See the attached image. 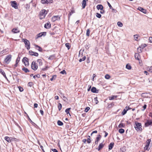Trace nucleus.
Wrapping results in <instances>:
<instances>
[{
  "label": "nucleus",
  "instance_id": "42",
  "mask_svg": "<svg viewBox=\"0 0 152 152\" xmlns=\"http://www.w3.org/2000/svg\"><path fill=\"white\" fill-rule=\"evenodd\" d=\"M142 49L141 48H140L139 47L137 49V51L139 53H141L142 52Z\"/></svg>",
  "mask_w": 152,
  "mask_h": 152
},
{
  "label": "nucleus",
  "instance_id": "27",
  "mask_svg": "<svg viewBox=\"0 0 152 152\" xmlns=\"http://www.w3.org/2000/svg\"><path fill=\"white\" fill-rule=\"evenodd\" d=\"M126 68L129 70L131 69V66L129 64H127L126 65Z\"/></svg>",
  "mask_w": 152,
  "mask_h": 152
},
{
  "label": "nucleus",
  "instance_id": "19",
  "mask_svg": "<svg viewBox=\"0 0 152 152\" xmlns=\"http://www.w3.org/2000/svg\"><path fill=\"white\" fill-rule=\"evenodd\" d=\"M37 64L39 66H41L42 64V61L41 59H37Z\"/></svg>",
  "mask_w": 152,
  "mask_h": 152
},
{
  "label": "nucleus",
  "instance_id": "60",
  "mask_svg": "<svg viewBox=\"0 0 152 152\" xmlns=\"http://www.w3.org/2000/svg\"><path fill=\"white\" fill-rule=\"evenodd\" d=\"M18 88L20 91L21 92L23 91V89L21 87H19Z\"/></svg>",
  "mask_w": 152,
  "mask_h": 152
},
{
  "label": "nucleus",
  "instance_id": "16",
  "mask_svg": "<svg viewBox=\"0 0 152 152\" xmlns=\"http://www.w3.org/2000/svg\"><path fill=\"white\" fill-rule=\"evenodd\" d=\"M150 125H152V121H148L145 124V126L146 127Z\"/></svg>",
  "mask_w": 152,
  "mask_h": 152
},
{
  "label": "nucleus",
  "instance_id": "17",
  "mask_svg": "<svg viewBox=\"0 0 152 152\" xmlns=\"http://www.w3.org/2000/svg\"><path fill=\"white\" fill-rule=\"evenodd\" d=\"M34 45L36 49H37L40 52H42V49L40 46L36 45Z\"/></svg>",
  "mask_w": 152,
  "mask_h": 152
},
{
  "label": "nucleus",
  "instance_id": "6",
  "mask_svg": "<svg viewBox=\"0 0 152 152\" xmlns=\"http://www.w3.org/2000/svg\"><path fill=\"white\" fill-rule=\"evenodd\" d=\"M28 60V58L26 57L24 58L23 59V62H24L26 66H28L29 65V62Z\"/></svg>",
  "mask_w": 152,
  "mask_h": 152
},
{
  "label": "nucleus",
  "instance_id": "47",
  "mask_svg": "<svg viewBox=\"0 0 152 152\" xmlns=\"http://www.w3.org/2000/svg\"><path fill=\"white\" fill-rule=\"evenodd\" d=\"M89 138H88L87 140V142L88 143H90L91 142V140L90 138V136H88Z\"/></svg>",
  "mask_w": 152,
  "mask_h": 152
},
{
  "label": "nucleus",
  "instance_id": "40",
  "mask_svg": "<svg viewBox=\"0 0 152 152\" xmlns=\"http://www.w3.org/2000/svg\"><path fill=\"white\" fill-rule=\"evenodd\" d=\"M56 75H53L52 77V78H51L50 79V80L51 81H53V80H55L56 79Z\"/></svg>",
  "mask_w": 152,
  "mask_h": 152
},
{
  "label": "nucleus",
  "instance_id": "51",
  "mask_svg": "<svg viewBox=\"0 0 152 152\" xmlns=\"http://www.w3.org/2000/svg\"><path fill=\"white\" fill-rule=\"evenodd\" d=\"M60 73H61V74H63V75L66 74V71L65 70H64L63 71H61L60 72Z\"/></svg>",
  "mask_w": 152,
  "mask_h": 152
},
{
  "label": "nucleus",
  "instance_id": "48",
  "mask_svg": "<svg viewBox=\"0 0 152 152\" xmlns=\"http://www.w3.org/2000/svg\"><path fill=\"white\" fill-rule=\"evenodd\" d=\"M96 16L98 18H100L101 17V15L98 13H96Z\"/></svg>",
  "mask_w": 152,
  "mask_h": 152
},
{
  "label": "nucleus",
  "instance_id": "53",
  "mask_svg": "<svg viewBox=\"0 0 152 152\" xmlns=\"http://www.w3.org/2000/svg\"><path fill=\"white\" fill-rule=\"evenodd\" d=\"M6 50H7L6 49L3 50V51L1 52L0 54H3L4 53H6L7 52Z\"/></svg>",
  "mask_w": 152,
  "mask_h": 152
},
{
  "label": "nucleus",
  "instance_id": "21",
  "mask_svg": "<svg viewBox=\"0 0 152 152\" xmlns=\"http://www.w3.org/2000/svg\"><path fill=\"white\" fill-rule=\"evenodd\" d=\"M96 8L98 10H102L103 9V7L101 4H99L97 5L96 6Z\"/></svg>",
  "mask_w": 152,
  "mask_h": 152
},
{
  "label": "nucleus",
  "instance_id": "14",
  "mask_svg": "<svg viewBox=\"0 0 152 152\" xmlns=\"http://www.w3.org/2000/svg\"><path fill=\"white\" fill-rule=\"evenodd\" d=\"M87 1H88V0H86ZM82 8L83 9H84L86 5V0H83L82 3Z\"/></svg>",
  "mask_w": 152,
  "mask_h": 152
},
{
  "label": "nucleus",
  "instance_id": "64",
  "mask_svg": "<svg viewBox=\"0 0 152 152\" xmlns=\"http://www.w3.org/2000/svg\"><path fill=\"white\" fill-rule=\"evenodd\" d=\"M52 150L53 151V152H58L57 150L56 149H52Z\"/></svg>",
  "mask_w": 152,
  "mask_h": 152
},
{
  "label": "nucleus",
  "instance_id": "39",
  "mask_svg": "<svg viewBox=\"0 0 152 152\" xmlns=\"http://www.w3.org/2000/svg\"><path fill=\"white\" fill-rule=\"evenodd\" d=\"M86 57L85 56H84L82 58H80L79 60V61L80 62H81L85 60L86 59Z\"/></svg>",
  "mask_w": 152,
  "mask_h": 152
},
{
  "label": "nucleus",
  "instance_id": "38",
  "mask_svg": "<svg viewBox=\"0 0 152 152\" xmlns=\"http://www.w3.org/2000/svg\"><path fill=\"white\" fill-rule=\"evenodd\" d=\"M57 124L59 126H61L63 125V123L60 121H58L57 122Z\"/></svg>",
  "mask_w": 152,
  "mask_h": 152
},
{
  "label": "nucleus",
  "instance_id": "49",
  "mask_svg": "<svg viewBox=\"0 0 152 152\" xmlns=\"http://www.w3.org/2000/svg\"><path fill=\"white\" fill-rule=\"evenodd\" d=\"M36 77H37L38 78H39L40 77V75L38 74L37 75H35L33 76V78L34 79H35Z\"/></svg>",
  "mask_w": 152,
  "mask_h": 152
},
{
  "label": "nucleus",
  "instance_id": "58",
  "mask_svg": "<svg viewBox=\"0 0 152 152\" xmlns=\"http://www.w3.org/2000/svg\"><path fill=\"white\" fill-rule=\"evenodd\" d=\"M148 146H147V145H145V146L144 147V149L145 151H146V150H148Z\"/></svg>",
  "mask_w": 152,
  "mask_h": 152
},
{
  "label": "nucleus",
  "instance_id": "52",
  "mask_svg": "<svg viewBox=\"0 0 152 152\" xmlns=\"http://www.w3.org/2000/svg\"><path fill=\"white\" fill-rule=\"evenodd\" d=\"M20 57H18L17 59H16V64H18V62L20 61Z\"/></svg>",
  "mask_w": 152,
  "mask_h": 152
},
{
  "label": "nucleus",
  "instance_id": "20",
  "mask_svg": "<svg viewBox=\"0 0 152 152\" xmlns=\"http://www.w3.org/2000/svg\"><path fill=\"white\" fill-rule=\"evenodd\" d=\"M140 58V56L138 53H136L135 54V58L136 59L139 60Z\"/></svg>",
  "mask_w": 152,
  "mask_h": 152
},
{
  "label": "nucleus",
  "instance_id": "41",
  "mask_svg": "<svg viewBox=\"0 0 152 152\" xmlns=\"http://www.w3.org/2000/svg\"><path fill=\"white\" fill-rule=\"evenodd\" d=\"M146 44H142V45H141L139 47L140 48H141L142 49H143L144 48L146 47Z\"/></svg>",
  "mask_w": 152,
  "mask_h": 152
},
{
  "label": "nucleus",
  "instance_id": "37",
  "mask_svg": "<svg viewBox=\"0 0 152 152\" xmlns=\"http://www.w3.org/2000/svg\"><path fill=\"white\" fill-rule=\"evenodd\" d=\"M151 140L150 139H148L147 140L146 142V145L149 146V144L151 142Z\"/></svg>",
  "mask_w": 152,
  "mask_h": 152
},
{
  "label": "nucleus",
  "instance_id": "31",
  "mask_svg": "<svg viewBox=\"0 0 152 152\" xmlns=\"http://www.w3.org/2000/svg\"><path fill=\"white\" fill-rule=\"evenodd\" d=\"M62 104L61 103H59L58 105V108L59 111H60L61 110L62 108Z\"/></svg>",
  "mask_w": 152,
  "mask_h": 152
},
{
  "label": "nucleus",
  "instance_id": "5",
  "mask_svg": "<svg viewBox=\"0 0 152 152\" xmlns=\"http://www.w3.org/2000/svg\"><path fill=\"white\" fill-rule=\"evenodd\" d=\"M38 64L36 63V62L33 61L31 65V68L34 70H36L38 68Z\"/></svg>",
  "mask_w": 152,
  "mask_h": 152
},
{
  "label": "nucleus",
  "instance_id": "7",
  "mask_svg": "<svg viewBox=\"0 0 152 152\" xmlns=\"http://www.w3.org/2000/svg\"><path fill=\"white\" fill-rule=\"evenodd\" d=\"M11 5L12 7L15 9H18V6L16 2L15 1H12L11 2Z\"/></svg>",
  "mask_w": 152,
  "mask_h": 152
},
{
  "label": "nucleus",
  "instance_id": "44",
  "mask_svg": "<svg viewBox=\"0 0 152 152\" xmlns=\"http://www.w3.org/2000/svg\"><path fill=\"white\" fill-rule=\"evenodd\" d=\"M33 85V83L31 82H29L28 84V86H29L30 87H31Z\"/></svg>",
  "mask_w": 152,
  "mask_h": 152
},
{
  "label": "nucleus",
  "instance_id": "30",
  "mask_svg": "<svg viewBox=\"0 0 152 152\" xmlns=\"http://www.w3.org/2000/svg\"><path fill=\"white\" fill-rule=\"evenodd\" d=\"M125 126V125L122 123H120L118 125L119 128L124 127Z\"/></svg>",
  "mask_w": 152,
  "mask_h": 152
},
{
  "label": "nucleus",
  "instance_id": "26",
  "mask_svg": "<svg viewBox=\"0 0 152 152\" xmlns=\"http://www.w3.org/2000/svg\"><path fill=\"white\" fill-rule=\"evenodd\" d=\"M128 110V109H127V110H126L125 109H124L123 110V111L122 112V113H121V114L123 115H124L125 114L126 112H127V111Z\"/></svg>",
  "mask_w": 152,
  "mask_h": 152
},
{
  "label": "nucleus",
  "instance_id": "54",
  "mask_svg": "<svg viewBox=\"0 0 152 152\" xmlns=\"http://www.w3.org/2000/svg\"><path fill=\"white\" fill-rule=\"evenodd\" d=\"M89 109L90 108L88 107H87L85 108V112H87Z\"/></svg>",
  "mask_w": 152,
  "mask_h": 152
},
{
  "label": "nucleus",
  "instance_id": "18",
  "mask_svg": "<svg viewBox=\"0 0 152 152\" xmlns=\"http://www.w3.org/2000/svg\"><path fill=\"white\" fill-rule=\"evenodd\" d=\"M0 73L2 75H3L4 77H5L6 79H7L5 73L3 69H0Z\"/></svg>",
  "mask_w": 152,
  "mask_h": 152
},
{
  "label": "nucleus",
  "instance_id": "56",
  "mask_svg": "<svg viewBox=\"0 0 152 152\" xmlns=\"http://www.w3.org/2000/svg\"><path fill=\"white\" fill-rule=\"evenodd\" d=\"M148 71L152 73V66H151L148 68Z\"/></svg>",
  "mask_w": 152,
  "mask_h": 152
},
{
  "label": "nucleus",
  "instance_id": "1",
  "mask_svg": "<svg viewBox=\"0 0 152 152\" xmlns=\"http://www.w3.org/2000/svg\"><path fill=\"white\" fill-rule=\"evenodd\" d=\"M47 14V12L45 10H42L40 12L39 16L40 19H42L45 18L46 15Z\"/></svg>",
  "mask_w": 152,
  "mask_h": 152
},
{
  "label": "nucleus",
  "instance_id": "32",
  "mask_svg": "<svg viewBox=\"0 0 152 152\" xmlns=\"http://www.w3.org/2000/svg\"><path fill=\"white\" fill-rule=\"evenodd\" d=\"M75 12L74 10H72L71 11V12H70L69 13V17H68L69 19L70 17L72 15V14L73 13Z\"/></svg>",
  "mask_w": 152,
  "mask_h": 152
},
{
  "label": "nucleus",
  "instance_id": "12",
  "mask_svg": "<svg viewBox=\"0 0 152 152\" xmlns=\"http://www.w3.org/2000/svg\"><path fill=\"white\" fill-rule=\"evenodd\" d=\"M50 26H51V24H50V23L49 22H48L47 23H46L44 27L45 28H46L48 29L50 28Z\"/></svg>",
  "mask_w": 152,
  "mask_h": 152
},
{
  "label": "nucleus",
  "instance_id": "29",
  "mask_svg": "<svg viewBox=\"0 0 152 152\" xmlns=\"http://www.w3.org/2000/svg\"><path fill=\"white\" fill-rule=\"evenodd\" d=\"M22 70L23 71H24L25 72H29L28 69L25 67H24L23 68H22Z\"/></svg>",
  "mask_w": 152,
  "mask_h": 152
},
{
  "label": "nucleus",
  "instance_id": "23",
  "mask_svg": "<svg viewBox=\"0 0 152 152\" xmlns=\"http://www.w3.org/2000/svg\"><path fill=\"white\" fill-rule=\"evenodd\" d=\"M4 139L8 142H11L10 140V137L7 136L5 137H4Z\"/></svg>",
  "mask_w": 152,
  "mask_h": 152
},
{
  "label": "nucleus",
  "instance_id": "43",
  "mask_svg": "<svg viewBox=\"0 0 152 152\" xmlns=\"http://www.w3.org/2000/svg\"><path fill=\"white\" fill-rule=\"evenodd\" d=\"M110 77V76L108 74H107L105 76V78L107 79H109Z\"/></svg>",
  "mask_w": 152,
  "mask_h": 152
},
{
  "label": "nucleus",
  "instance_id": "45",
  "mask_svg": "<svg viewBox=\"0 0 152 152\" xmlns=\"http://www.w3.org/2000/svg\"><path fill=\"white\" fill-rule=\"evenodd\" d=\"M100 140V139H99V138H96V140L95 142V143L97 145L98 142Z\"/></svg>",
  "mask_w": 152,
  "mask_h": 152
},
{
  "label": "nucleus",
  "instance_id": "50",
  "mask_svg": "<svg viewBox=\"0 0 152 152\" xmlns=\"http://www.w3.org/2000/svg\"><path fill=\"white\" fill-rule=\"evenodd\" d=\"M71 109L70 108L66 109L65 110V112L67 114L69 113V110Z\"/></svg>",
  "mask_w": 152,
  "mask_h": 152
},
{
  "label": "nucleus",
  "instance_id": "35",
  "mask_svg": "<svg viewBox=\"0 0 152 152\" xmlns=\"http://www.w3.org/2000/svg\"><path fill=\"white\" fill-rule=\"evenodd\" d=\"M117 25L118 26L120 27H122L123 26V23L120 21H118V22Z\"/></svg>",
  "mask_w": 152,
  "mask_h": 152
},
{
  "label": "nucleus",
  "instance_id": "3",
  "mask_svg": "<svg viewBox=\"0 0 152 152\" xmlns=\"http://www.w3.org/2000/svg\"><path fill=\"white\" fill-rule=\"evenodd\" d=\"M23 42H24L25 46L27 49L29 50L30 48V43L29 41L26 39H22Z\"/></svg>",
  "mask_w": 152,
  "mask_h": 152
},
{
  "label": "nucleus",
  "instance_id": "46",
  "mask_svg": "<svg viewBox=\"0 0 152 152\" xmlns=\"http://www.w3.org/2000/svg\"><path fill=\"white\" fill-rule=\"evenodd\" d=\"M90 30L89 29H88L86 32V35L87 36H89L90 35Z\"/></svg>",
  "mask_w": 152,
  "mask_h": 152
},
{
  "label": "nucleus",
  "instance_id": "63",
  "mask_svg": "<svg viewBox=\"0 0 152 152\" xmlns=\"http://www.w3.org/2000/svg\"><path fill=\"white\" fill-rule=\"evenodd\" d=\"M149 40L151 42H152V37H149Z\"/></svg>",
  "mask_w": 152,
  "mask_h": 152
},
{
  "label": "nucleus",
  "instance_id": "10",
  "mask_svg": "<svg viewBox=\"0 0 152 152\" xmlns=\"http://www.w3.org/2000/svg\"><path fill=\"white\" fill-rule=\"evenodd\" d=\"M104 144H103L102 143H101L98 146V148H96L98 151L100 150L104 146Z\"/></svg>",
  "mask_w": 152,
  "mask_h": 152
},
{
  "label": "nucleus",
  "instance_id": "4",
  "mask_svg": "<svg viewBox=\"0 0 152 152\" xmlns=\"http://www.w3.org/2000/svg\"><path fill=\"white\" fill-rule=\"evenodd\" d=\"M12 58V56L11 55H9L6 56L4 60L5 63L8 64L11 61Z\"/></svg>",
  "mask_w": 152,
  "mask_h": 152
},
{
  "label": "nucleus",
  "instance_id": "25",
  "mask_svg": "<svg viewBox=\"0 0 152 152\" xmlns=\"http://www.w3.org/2000/svg\"><path fill=\"white\" fill-rule=\"evenodd\" d=\"M10 140L11 142L13 141L16 142H18L19 141V140L18 139L14 137H10Z\"/></svg>",
  "mask_w": 152,
  "mask_h": 152
},
{
  "label": "nucleus",
  "instance_id": "28",
  "mask_svg": "<svg viewBox=\"0 0 152 152\" xmlns=\"http://www.w3.org/2000/svg\"><path fill=\"white\" fill-rule=\"evenodd\" d=\"M66 47L67 48L68 50H69L70 48V44L68 43H66L65 45Z\"/></svg>",
  "mask_w": 152,
  "mask_h": 152
},
{
  "label": "nucleus",
  "instance_id": "15",
  "mask_svg": "<svg viewBox=\"0 0 152 152\" xmlns=\"http://www.w3.org/2000/svg\"><path fill=\"white\" fill-rule=\"evenodd\" d=\"M91 91L92 92L94 93H97L98 92V90L97 91L96 88L94 87L92 88Z\"/></svg>",
  "mask_w": 152,
  "mask_h": 152
},
{
  "label": "nucleus",
  "instance_id": "57",
  "mask_svg": "<svg viewBox=\"0 0 152 152\" xmlns=\"http://www.w3.org/2000/svg\"><path fill=\"white\" fill-rule=\"evenodd\" d=\"M94 100L96 101V104H97L99 102L97 100V97H95L94 98Z\"/></svg>",
  "mask_w": 152,
  "mask_h": 152
},
{
  "label": "nucleus",
  "instance_id": "61",
  "mask_svg": "<svg viewBox=\"0 0 152 152\" xmlns=\"http://www.w3.org/2000/svg\"><path fill=\"white\" fill-rule=\"evenodd\" d=\"M97 131H96V130L92 132V133L91 134V135L92 136V134H94V133H97Z\"/></svg>",
  "mask_w": 152,
  "mask_h": 152
},
{
  "label": "nucleus",
  "instance_id": "8",
  "mask_svg": "<svg viewBox=\"0 0 152 152\" xmlns=\"http://www.w3.org/2000/svg\"><path fill=\"white\" fill-rule=\"evenodd\" d=\"M60 19V17L58 15L54 16L52 18V20L54 22L56 20H59Z\"/></svg>",
  "mask_w": 152,
  "mask_h": 152
},
{
  "label": "nucleus",
  "instance_id": "55",
  "mask_svg": "<svg viewBox=\"0 0 152 152\" xmlns=\"http://www.w3.org/2000/svg\"><path fill=\"white\" fill-rule=\"evenodd\" d=\"M47 0H42L41 1V3L43 4H46Z\"/></svg>",
  "mask_w": 152,
  "mask_h": 152
},
{
  "label": "nucleus",
  "instance_id": "34",
  "mask_svg": "<svg viewBox=\"0 0 152 152\" xmlns=\"http://www.w3.org/2000/svg\"><path fill=\"white\" fill-rule=\"evenodd\" d=\"M119 132L121 134L123 133L124 132V130L122 129H120L118 130Z\"/></svg>",
  "mask_w": 152,
  "mask_h": 152
},
{
  "label": "nucleus",
  "instance_id": "2",
  "mask_svg": "<svg viewBox=\"0 0 152 152\" xmlns=\"http://www.w3.org/2000/svg\"><path fill=\"white\" fill-rule=\"evenodd\" d=\"M135 124L136 126H135L136 129L138 131L141 132L142 130L141 124L137 122H136Z\"/></svg>",
  "mask_w": 152,
  "mask_h": 152
},
{
  "label": "nucleus",
  "instance_id": "24",
  "mask_svg": "<svg viewBox=\"0 0 152 152\" xmlns=\"http://www.w3.org/2000/svg\"><path fill=\"white\" fill-rule=\"evenodd\" d=\"M43 33H45V35L46 34V32H43L37 34V38L41 37L43 35Z\"/></svg>",
  "mask_w": 152,
  "mask_h": 152
},
{
  "label": "nucleus",
  "instance_id": "59",
  "mask_svg": "<svg viewBox=\"0 0 152 152\" xmlns=\"http://www.w3.org/2000/svg\"><path fill=\"white\" fill-rule=\"evenodd\" d=\"M107 3L110 9H112V7L110 3L108 1L107 2Z\"/></svg>",
  "mask_w": 152,
  "mask_h": 152
},
{
  "label": "nucleus",
  "instance_id": "62",
  "mask_svg": "<svg viewBox=\"0 0 152 152\" xmlns=\"http://www.w3.org/2000/svg\"><path fill=\"white\" fill-rule=\"evenodd\" d=\"M63 100L65 101H66V100H67V98L66 97H65V96H63Z\"/></svg>",
  "mask_w": 152,
  "mask_h": 152
},
{
  "label": "nucleus",
  "instance_id": "22",
  "mask_svg": "<svg viewBox=\"0 0 152 152\" xmlns=\"http://www.w3.org/2000/svg\"><path fill=\"white\" fill-rule=\"evenodd\" d=\"M114 145V143L113 142H111L110 143L109 145V150H111Z\"/></svg>",
  "mask_w": 152,
  "mask_h": 152
},
{
  "label": "nucleus",
  "instance_id": "33",
  "mask_svg": "<svg viewBox=\"0 0 152 152\" xmlns=\"http://www.w3.org/2000/svg\"><path fill=\"white\" fill-rule=\"evenodd\" d=\"M117 97V96H112L111 97L109 98V99L110 100H112L115 98H116Z\"/></svg>",
  "mask_w": 152,
  "mask_h": 152
},
{
  "label": "nucleus",
  "instance_id": "13",
  "mask_svg": "<svg viewBox=\"0 0 152 152\" xmlns=\"http://www.w3.org/2000/svg\"><path fill=\"white\" fill-rule=\"evenodd\" d=\"M12 31L14 34L20 32V30L17 28H14L12 30Z\"/></svg>",
  "mask_w": 152,
  "mask_h": 152
},
{
  "label": "nucleus",
  "instance_id": "9",
  "mask_svg": "<svg viewBox=\"0 0 152 152\" xmlns=\"http://www.w3.org/2000/svg\"><path fill=\"white\" fill-rule=\"evenodd\" d=\"M29 53L30 55L31 56H38L39 55V54L38 53L36 52H34L32 51H29Z\"/></svg>",
  "mask_w": 152,
  "mask_h": 152
},
{
  "label": "nucleus",
  "instance_id": "36",
  "mask_svg": "<svg viewBox=\"0 0 152 152\" xmlns=\"http://www.w3.org/2000/svg\"><path fill=\"white\" fill-rule=\"evenodd\" d=\"M139 37V35L137 34H135L134 35V39L135 40H137L138 37Z\"/></svg>",
  "mask_w": 152,
  "mask_h": 152
},
{
  "label": "nucleus",
  "instance_id": "11",
  "mask_svg": "<svg viewBox=\"0 0 152 152\" xmlns=\"http://www.w3.org/2000/svg\"><path fill=\"white\" fill-rule=\"evenodd\" d=\"M137 9L144 13H146V10L141 7H139Z\"/></svg>",
  "mask_w": 152,
  "mask_h": 152
}]
</instances>
